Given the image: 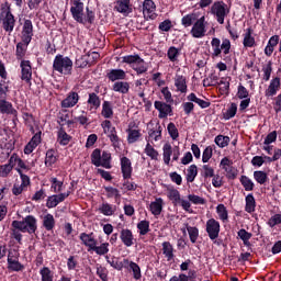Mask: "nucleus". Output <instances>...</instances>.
Here are the masks:
<instances>
[{
    "label": "nucleus",
    "mask_w": 281,
    "mask_h": 281,
    "mask_svg": "<svg viewBox=\"0 0 281 281\" xmlns=\"http://www.w3.org/2000/svg\"><path fill=\"white\" fill-rule=\"evenodd\" d=\"M2 29L9 36L12 35L14 32V26L16 25V19L14 18V14H12V10L10 7L7 8L5 11L2 12Z\"/></svg>",
    "instance_id": "obj_7"
},
{
    "label": "nucleus",
    "mask_w": 281,
    "mask_h": 281,
    "mask_svg": "<svg viewBox=\"0 0 281 281\" xmlns=\"http://www.w3.org/2000/svg\"><path fill=\"white\" fill-rule=\"evenodd\" d=\"M137 229L139 233V236H146L150 232V222L147 220H143L137 223Z\"/></svg>",
    "instance_id": "obj_46"
},
{
    "label": "nucleus",
    "mask_w": 281,
    "mask_h": 281,
    "mask_svg": "<svg viewBox=\"0 0 281 281\" xmlns=\"http://www.w3.org/2000/svg\"><path fill=\"white\" fill-rule=\"evenodd\" d=\"M40 276L42 278V281H54V274L52 273V270L47 267H43L40 270Z\"/></svg>",
    "instance_id": "obj_60"
},
{
    "label": "nucleus",
    "mask_w": 281,
    "mask_h": 281,
    "mask_svg": "<svg viewBox=\"0 0 281 281\" xmlns=\"http://www.w3.org/2000/svg\"><path fill=\"white\" fill-rule=\"evenodd\" d=\"M58 161V156H56V149L50 148L46 151V156H45V166L46 168H52L54 166V164H56Z\"/></svg>",
    "instance_id": "obj_32"
},
{
    "label": "nucleus",
    "mask_w": 281,
    "mask_h": 281,
    "mask_svg": "<svg viewBox=\"0 0 281 281\" xmlns=\"http://www.w3.org/2000/svg\"><path fill=\"white\" fill-rule=\"evenodd\" d=\"M50 190L55 192V194H58V192H63V186H65V182L63 180H58V178H50Z\"/></svg>",
    "instance_id": "obj_47"
},
{
    "label": "nucleus",
    "mask_w": 281,
    "mask_h": 281,
    "mask_svg": "<svg viewBox=\"0 0 281 281\" xmlns=\"http://www.w3.org/2000/svg\"><path fill=\"white\" fill-rule=\"evenodd\" d=\"M101 126L103 128V133L109 137L110 135H113V133H116L117 130L115 126H113V123H111L110 120H105L101 123Z\"/></svg>",
    "instance_id": "obj_49"
},
{
    "label": "nucleus",
    "mask_w": 281,
    "mask_h": 281,
    "mask_svg": "<svg viewBox=\"0 0 281 281\" xmlns=\"http://www.w3.org/2000/svg\"><path fill=\"white\" fill-rule=\"evenodd\" d=\"M76 65L80 69H85V67L87 66L91 67L92 65L91 55L89 54L82 55L80 58L76 59Z\"/></svg>",
    "instance_id": "obj_44"
},
{
    "label": "nucleus",
    "mask_w": 281,
    "mask_h": 281,
    "mask_svg": "<svg viewBox=\"0 0 281 281\" xmlns=\"http://www.w3.org/2000/svg\"><path fill=\"white\" fill-rule=\"evenodd\" d=\"M71 3L70 13L76 23H80V25H93L95 23V11L87 7L85 15V2L82 0H72Z\"/></svg>",
    "instance_id": "obj_2"
},
{
    "label": "nucleus",
    "mask_w": 281,
    "mask_h": 281,
    "mask_svg": "<svg viewBox=\"0 0 281 281\" xmlns=\"http://www.w3.org/2000/svg\"><path fill=\"white\" fill-rule=\"evenodd\" d=\"M245 201V212L248 214H254V212H256V198H254V193L246 195Z\"/></svg>",
    "instance_id": "obj_33"
},
{
    "label": "nucleus",
    "mask_w": 281,
    "mask_h": 281,
    "mask_svg": "<svg viewBox=\"0 0 281 281\" xmlns=\"http://www.w3.org/2000/svg\"><path fill=\"white\" fill-rule=\"evenodd\" d=\"M27 47L29 45L23 42L16 44L15 56L18 60H23V58H25V54H27Z\"/></svg>",
    "instance_id": "obj_43"
},
{
    "label": "nucleus",
    "mask_w": 281,
    "mask_h": 281,
    "mask_svg": "<svg viewBox=\"0 0 281 281\" xmlns=\"http://www.w3.org/2000/svg\"><path fill=\"white\" fill-rule=\"evenodd\" d=\"M167 196L175 204H177V203H179V201H181V193L177 189H169Z\"/></svg>",
    "instance_id": "obj_61"
},
{
    "label": "nucleus",
    "mask_w": 281,
    "mask_h": 281,
    "mask_svg": "<svg viewBox=\"0 0 281 281\" xmlns=\"http://www.w3.org/2000/svg\"><path fill=\"white\" fill-rule=\"evenodd\" d=\"M139 137H142V133L139 132V130H133V128L127 130L128 144H135V142H137Z\"/></svg>",
    "instance_id": "obj_51"
},
{
    "label": "nucleus",
    "mask_w": 281,
    "mask_h": 281,
    "mask_svg": "<svg viewBox=\"0 0 281 281\" xmlns=\"http://www.w3.org/2000/svg\"><path fill=\"white\" fill-rule=\"evenodd\" d=\"M187 232L189 234L190 241L194 245L199 239V228L195 226H187Z\"/></svg>",
    "instance_id": "obj_58"
},
{
    "label": "nucleus",
    "mask_w": 281,
    "mask_h": 281,
    "mask_svg": "<svg viewBox=\"0 0 281 281\" xmlns=\"http://www.w3.org/2000/svg\"><path fill=\"white\" fill-rule=\"evenodd\" d=\"M175 87L180 93H188V79L183 75H176Z\"/></svg>",
    "instance_id": "obj_25"
},
{
    "label": "nucleus",
    "mask_w": 281,
    "mask_h": 281,
    "mask_svg": "<svg viewBox=\"0 0 281 281\" xmlns=\"http://www.w3.org/2000/svg\"><path fill=\"white\" fill-rule=\"evenodd\" d=\"M237 236L238 238H240V240H243L245 247H250L251 246V236H254V234L247 232L245 228H240L237 232Z\"/></svg>",
    "instance_id": "obj_41"
},
{
    "label": "nucleus",
    "mask_w": 281,
    "mask_h": 281,
    "mask_svg": "<svg viewBox=\"0 0 281 281\" xmlns=\"http://www.w3.org/2000/svg\"><path fill=\"white\" fill-rule=\"evenodd\" d=\"M154 106H155L156 111L159 112L158 117L160 120H166V117H168V115H172V105H170L166 102L155 101Z\"/></svg>",
    "instance_id": "obj_14"
},
{
    "label": "nucleus",
    "mask_w": 281,
    "mask_h": 281,
    "mask_svg": "<svg viewBox=\"0 0 281 281\" xmlns=\"http://www.w3.org/2000/svg\"><path fill=\"white\" fill-rule=\"evenodd\" d=\"M214 142L218 148H226V146H229L231 139L229 136L217 135Z\"/></svg>",
    "instance_id": "obj_55"
},
{
    "label": "nucleus",
    "mask_w": 281,
    "mask_h": 281,
    "mask_svg": "<svg viewBox=\"0 0 281 281\" xmlns=\"http://www.w3.org/2000/svg\"><path fill=\"white\" fill-rule=\"evenodd\" d=\"M104 190L106 192V198L108 199H120V196H122L120 194V190L113 187H104Z\"/></svg>",
    "instance_id": "obj_64"
},
{
    "label": "nucleus",
    "mask_w": 281,
    "mask_h": 281,
    "mask_svg": "<svg viewBox=\"0 0 281 281\" xmlns=\"http://www.w3.org/2000/svg\"><path fill=\"white\" fill-rule=\"evenodd\" d=\"M280 77H276L270 81L268 89L266 90V98H273L280 91Z\"/></svg>",
    "instance_id": "obj_23"
},
{
    "label": "nucleus",
    "mask_w": 281,
    "mask_h": 281,
    "mask_svg": "<svg viewBox=\"0 0 281 281\" xmlns=\"http://www.w3.org/2000/svg\"><path fill=\"white\" fill-rule=\"evenodd\" d=\"M146 140H147V144L144 149V153L147 155V157H150L151 160L158 161L159 160V151H157V149H155V147H153V145H150L148 138H146Z\"/></svg>",
    "instance_id": "obj_39"
},
{
    "label": "nucleus",
    "mask_w": 281,
    "mask_h": 281,
    "mask_svg": "<svg viewBox=\"0 0 281 281\" xmlns=\"http://www.w3.org/2000/svg\"><path fill=\"white\" fill-rule=\"evenodd\" d=\"M216 85L220 87L221 95H229V81L222 78Z\"/></svg>",
    "instance_id": "obj_56"
},
{
    "label": "nucleus",
    "mask_w": 281,
    "mask_h": 281,
    "mask_svg": "<svg viewBox=\"0 0 281 281\" xmlns=\"http://www.w3.org/2000/svg\"><path fill=\"white\" fill-rule=\"evenodd\" d=\"M43 227L46 232H52L56 227V220L52 213H47L43 218Z\"/></svg>",
    "instance_id": "obj_35"
},
{
    "label": "nucleus",
    "mask_w": 281,
    "mask_h": 281,
    "mask_svg": "<svg viewBox=\"0 0 281 281\" xmlns=\"http://www.w3.org/2000/svg\"><path fill=\"white\" fill-rule=\"evenodd\" d=\"M57 142L60 146H68L69 142H71V135L65 131V124H60L57 132Z\"/></svg>",
    "instance_id": "obj_24"
},
{
    "label": "nucleus",
    "mask_w": 281,
    "mask_h": 281,
    "mask_svg": "<svg viewBox=\"0 0 281 281\" xmlns=\"http://www.w3.org/2000/svg\"><path fill=\"white\" fill-rule=\"evenodd\" d=\"M162 254L165 258H167V262H172V260H175V247H172L170 241L162 243Z\"/></svg>",
    "instance_id": "obj_31"
},
{
    "label": "nucleus",
    "mask_w": 281,
    "mask_h": 281,
    "mask_svg": "<svg viewBox=\"0 0 281 281\" xmlns=\"http://www.w3.org/2000/svg\"><path fill=\"white\" fill-rule=\"evenodd\" d=\"M121 172L124 180L133 177V162L126 156L121 158Z\"/></svg>",
    "instance_id": "obj_17"
},
{
    "label": "nucleus",
    "mask_w": 281,
    "mask_h": 281,
    "mask_svg": "<svg viewBox=\"0 0 281 281\" xmlns=\"http://www.w3.org/2000/svg\"><path fill=\"white\" fill-rule=\"evenodd\" d=\"M79 238L82 245H85V247H88V251H92L93 247L98 245V240L95 239V237H93V233H90V234L81 233Z\"/></svg>",
    "instance_id": "obj_20"
},
{
    "label": "nucleus",
    "mask_w": 281,
    "mask_h": 281,
    "mask_svg": "<svg viewBox=\"0 0 281 281\" xmlns=\"http://www.w3.org/2000/svg\"><path fill=\"white\" fill-rule=\"evenodd\" d=\"M206 234L210 240H216V238H218V234H221V223L215 218L207 220Z\"/></svg>",
    "instance_id": "obj_11"
},
{
    "label": "nucleus",
    "mask_w": 281,
    "mask_h": 281,
    "mask_svg": "<svg viewBox=\"0 0 281 281\" xmlns=\"http://www.w3.org/2000/svg\"><path fill=\"white\" fill-rule=\"evenodd\" d=\"M206 24H207V22H205V15H202L193 24V26L190 31L191 36L193 38H203V36H205V32H207V30L205 29Z\"/></svg>",
    "instance_id": "obj_9"
},
{
    "label": "nucleus",
    "mask_w": 281,
    "mask_h": 281,
    "mask_svg": "<svg viewBox=\"0 0 281 281\" xmlns=\"http://www.w3.org/2000/svg\"><path fill=\"white\" fill-rule=\"evenodd\" d=\"M175 148H172V145L170 143H165L162 146V161L165 166H170L172 153Z\"/></svg>",
    "instance_id": "obj_30"
},
{
    "label": "nucleus",
    "mask_w": 281,
    "mask_h": 281,
    "mask_svg": "<svg viewBox=\"0 0 281 281\" xmlns=\"http://www.w3.org/2000/svg\"><path fill=\"white\" fill-rule=\"evenodd\" d=\"M149 211L154 216H159L164 212V199L157 198L149 204Z\"/></svg>",
    "instance_id": "obj_27"
},
{
    "label": "nucleus",
    "mask_w": 281,
    "mask_h": 281,
    "mask_svg": "<svg viewBox=\"0 0 281 281\" xmlns=\"http://www.w3.org/2000/svg\"><path fill=\"white\" fill-rule=\"evenodd\" d=\"M220 168L226 172V178L234 181L238 177V169L234 167V161L228 157H224L220 162Z\"/></svg>",
    "instance_id": "obj_8"
},
{
    "label": "nucleus",
    "mask_w": 281,
    "mask_h": 281,
    "mask_svg": "<svg viewBox=\"0 0 281 281\" xmlns=\"http://www.w3.org/2000/svg\"><path fill=\"white\" fill-rule=\"evenodd\" d=\"M198 175L199 168L196 167V165L189 166L186 175L187 183H194V180L196 179Z\"/></svg>",
    "instance_id": "obj_38"
},
{
    "label": "nucleus",
    "mask_w": 281,
    "mask_h": 281,
    "mask_svg": "<svg viewBox=\"0 0 281 281\" xmlns=\"http://www.w3.org/2000/svg\"><path fill=\"white\" fill-rule=\"evenodd\" d=\"M21 67V80H24L26 85H32V63L30 60H22Z\"/></svg>",
    "instance_id": "obj_15"
},
{
    "label": "nucleus",
    "mask_w": 281,
    "mask_h": 281,
    "mask_svg": "<svg viewBox=\"0 0 281 281\" xmlns=\"http://www.w3.org/2000/svg\"><path fill=\"white\" fill-rule=\"evenodd\" d=\"M114 10L128 16V14L133 13V3H131V0H116Z\"/></svg>",
    "instance_id": "obj_16"
},
{
    "label": "nucleus",
    "mask_w": 281,
    "mask_h": 281,
    "mask_svg": "<svg viewBox=\"0 0 281 281\" xmlns=\"http://www.w3.org/2000/svg\"><path fill=\"white\" fill-rule=\"evenodd\" d=\"M236 113H238V105L236 103H231L229 108L224 113V120L236 117Z\"/></svg>",
    "instance_id": "obj_54"
},
{
    "label": "nucleus",
    "mask_w": 281,
    "mask_h": 281,
    "mask_svg": "<svg viewBox=\"0 0 281 281\" xmlns=\"http://www.w3.org/2000/svg\"><path fill=\"white\" fill-rule=\"evenodd\" d=\"M142 57L136 55H126L122 57V63H125L126 65H130V67H133Z\"/></svg>",
    "instance_id": "obj_63"
},
{
    "label": "nucleus",
    "mask_w": 281,
    "mask_h": 281,
    "mask_svg": "<svg viewBox=\"0 0 281 281\" xmlns=\"http://www.w3.org/2000/svg\"><path fill=\"white\" fill-rule=\"evenodd\" d=\"M11 227L14 240L21 244V241L23 240L22 234H36V229H38V220H36L34 215H26L24 218H22V221L14 220L11 223Z\"/></svg>",
    "instance_id": "obj_1"
},
{
    "label": "nucleus",
    "mask_w": 281,
    "mask_h": 281,
    "mask_svg": "<svg viewBox=\"0 0 281 281\" xmlns=\"http://www.w3.org/2000/svg\"><path fill=\"white\" fill-rule=\"evenodd\" d=\"M278 43L280 44V35H272L269 38L268 44L265 48L266 56H272L273 55V50L278 46Z\"/></svg>",
    "instance_id": "obj_28"
},
{
    "label": "nucleus",
    "mask_w": 281,
    "mask_h": 281,
    "mask_svg": "<svg viewBox=\"0 0 281 281\" xmlns=\"http://www.w3.org/2000/svg\"><path fill=\"white\" fill-rule=\"evenodd\" d=\"M8 267L7 269L9 271H23L25 269V266L19 261V252L9 251L8 258H7Z\"/></svg>",
    "instance_id": "obj_10"
},
{
    "label": "nucleus",
    "mask_w": 281,
    "mask_h": 281,
    "mask_svg": "<svg viewBox=\"0 0 281 281\" xmlns=\"http://www.w3.org/2000/svg\"><path fill=\"white\" fill-rule=\"evenodd\" d=\"M88 109L89 111H98L102 104V100L100 99V95L95 92L88 93V100H87Z\"/></svg>",
    "instance_id": "obj_19"
},
{
    "label": "nucleus",
    "mask_w": 281,
    "mask_h": 281,
    "mask_svg": "<svg viewBox=\"0 0 281 281\" xmlns=\"http://www.w3.org/2000/svg\"><path fill=\"white\" fill-rule=\"evenodd\" d=\"M167 131L171 139L177 140L179 139V130L177 128V125L172 122H170L167 125Z\"/></svg>",
    "instance_id": "obj_62"
},
{
    "label": "nucleus",
    "mask_w": 281,
    "mask_h": 281,
    "mask_svg": "<svg viewBox=\"0 0 281 281\" xmlns=\"http://www.w3.org/2000/svg\"><path fill=\"white\" fill-rule=\"evenodd\" d=\"M211 46L213 49V53L211 55L212 58H221V54H224V56H227V54L232 52V42L227 37H223L222 43H221V38L213 37L211 41Z\"/></svg>",
    "instance_id": "obj_5"
},
{
    "label": "nucleus",
    "mask_w": 281,
    "mask_h": 281,
    "mask_svg": "<svg viewBox=\"0 0 281 281\" xmlns=\"http://www.w3.org/2000/svg\"><path fill=\"white\" fill-rule=\"evenodd\" d=\"M75 122L79 124L80 126H89L91 122L89 121V116H87V111H81V115L75 116Z\"/></svg>",
    "instance_id": "obj_57"
},
{
    "label": "nucleus",
    "mask_w": 281,
    "mask_h": 281,
    "mask_svg": "<svg viewBox=\"0 0 281 281\" xmlns=\"http://www.w3.org/2000/svg\"><path fill=\"white\" fill-rule=\"evenodd\" d=\"M101 115L102 117H105V120H111V117H113V104H111L110 101H103Z\"/></svg>",
    "instance_id": "obj_40"
},
{
    "label": "nucleus",
    "mask_w": 281,
    "mask_h": 281,
    "mask_svg": "<svg viewBox=\"0 0 281 281\" xmlns=\"http://www.w3.org/2000/svg\"><path fill=\"white\" fill-rule=\"evenodd\" d=\"M99 212L103 214V216H113L115 214V206L104 202L99 206Z\"/></svg>",
    "instance_id": "obj_42"
},
{
    "label": "nucleus",
    "mask_w": 281,
    "mask_h": 281,
    "mask_svg": "<svg viewBox=\"0 0 281 281\" xmlns=\"http://www.w3.org/2000/svg\"><path fill=\"white\" fill-rule=\"evenodd\" d=\"M254 179L260 186H265V183H267V181H269V176L267 175L266 171L257 170V171H254Z\"/></svg>",
    "instance_id": "obj_45"
},
{
    "label": "nucleus",
    "mask_w": 281,
    "mask_h": 281,
    "mask_svg": "<svg viewBox=\"0 0 281 281\" xmlns=\"http://www.w3.org/2000/svg\"><path fill=\"white\" fill-rule=\"evenodd\" d=\"M211 14L215 16L220 25H224L225 16L229 14V9L227 8V3H225V1L223 0L215 1L211 7Z\"/></svg>",
    "instance_id": "obj_6"
},
{
    "label": "nucleus",
    "mask_w": 281,
    "mask_h": 281,
    "mask_svg": "<svg viewBox=\"0 0 281 281\" xmlns=\"http://www.w3.org/2000/svg\"><path fill=\"white\" fill-rule=\"evenodd\" d=\"M10 81L0 80V100H8V93H10Z\"/></svg>",
    "instance_id": "obj_50"
},
{
    "label": "nucleus",
    "mask_w": 281,
    "mask_h": 281,
    "mask_svg": "<svg viewBox=\"0 0 281 281\" xmlns=\"http://www.w3.org/2000/svg\"><path fill=\"white\" fill-rule=\"evenodd\" d=\"M106 78L110 82H120V80H126V71L123 69H111L106 72Z\"/></svg>",
    "instance_id": "obj_21"
},
{
    "label": "nucleus",
    "mask_w": 281,
    "mask_h": 281,
    "mask_svg": "<svg viewBox=\"0 0 281 281\" xmlns=\"http://www.w3.org/2000/svg\"><path fill=\"white\" fill-rule=\"evenodd\" d=\"M239 182L241 183L246 192H252L254 188H256V184H254V181H251L247 176H241L239 178Z\"/></svg>",
    "instance_id": "obj_48"
},
{
    "label": "nucleus",
    "mask_w": 281,
    "mask_h": 281,
    "mask_svg": "<svg viewBox=\"0 0 281 281\" xmlns=\"http://www.w3.org/2000/svg\"><path fill=\"white\" fill-rule=\"evenodd\" d=\"M216 213L220 216V220L223 221L225 223V221H228L229 218V213L227 212V207L225 206V204H218L216 206Z\"/></svg>",
    "instance_id": "obj_53"
},
{
    "label": "nucleus",
    "mask_w": 281,
    "mask_h": 281,
    "mask_svg": "<svg viewBox=\"0 0 281 281\" xmlns=\"http://www.w3.org/2000/svg\"><path fill=\"white\" fill-rule=\"evenodd\" d=\"M92 251H94L98 256H106V254H109V243H103L100 246L95 245L92 248Z\"/></svg>",
    "instance_id": "obj_59"
},
{
    "label": "nucleus",
    "mask_w": 281,
    "mask_h": 281,
    "mask_svg": "<svg viewBox=\"0 0 281 281\" xmlns=\"http://www.w3.org/2000/svg\"><path fill=\"white\" fill-rule=\"evenodd\" d=\"M130 90L131 85L127 81H115L112 86V91H115V93H122L123 95H126Z\"/></svg>",
    "instance_id": "obj_29"
},
{
    "label": "nucleus",
    "mask_w": 281,
    "mask_h": 281,
    "mask_svg": "<svg viewBox=\"0 0 281 281\" xmlns=\"http://www.w3.org/2000/svg\"><path fill=\"white\" fill-rule=\"evenodd\" d=\"M199 20V15L196 13H188L181 19V25L184 27H192L195 21Z\"/></svg>",
    "instance_id": "obj_36"
},
{
    "label": "nucleus",
    "mask_w": 281,
    "mask_h": 281,
    "mask_svg": "<svg viewBox=\"0 0 281 281\" xmlns=\"http://www.w3.org/2000/svg\"><path fill=\"white\" fill-rule=\"evenodd\" d=\"M0 113L2 115H15L16 110L12 105V102L7 99H0Z\"/></svg>",
    "instance_id": "obj_26"
},
{
    "label": "nucleus",
    "mask_w": 281,
    "mask_h": 281,
    "mask_svg": "<svg viewBox=\"0 0 281 281\" xmlns=\"http://www.w3.org/2000/svg\"><path fill=\"white\" fill-rule=\"evenodd\" d=\"M155 10H157V5L155 4V1L153 0H144L143 2V14H144V19H146V21H148V19L150 21H155V19H157V16H159Z\"/></svg>",
    "instance_id": "obj_12"
},
{
    "label": "nucleus",
    "mask_w": 281,
    "mask_h": 281,
    "mask_svg": "<svg viewBox=\"0 0 281 281\" xmlns=\"http://www.w3.org/2000/svg\"><path fill=\"white\" fill-rule=\"evenodd\" d=\"M120 239L125 247H133V245H135V243L133 241L135 240V237L133 236V231L128 228H123L121 231Z\"/></svg>",
    "instance_id": "obj_22"
},
{
    "label": "nucleus",
    "mask_w": 281,
    "mask_h": 281,
    "mask_svg": "<svg viewBox=\"0 0 281 281\" xmlns=\"http://www.w3.org/2000/svg\"><path fill=\"white\" fill-rule=\"evenodd\" d=\"M78 102H80V94L72 90L68 92L66 98L60 102V106L61 109H74Z\"/></svg>",
    "instance_id": "obj_13"
},
{
    "label": "nucleus",
    "mask_w": 281,
    "mask_h": 281,
    "mask_svg": "<svg viewBox=\"0 0 281 281\" xmlns=\"http://www.w3.org/2000/svg\"><path fill=\"white\" fill-rule=\"evenodd\" d=\"M180 54L181 53L179 48L171 46L167 50V58H169L170 63H177V60H179Z\"/></svg>",
    "instance_id": "obj_52"
},
{
    "label": "nucleus",
    "mask_w": 281,
    "mask_h": 281,
    "mask_svg": "<svg viewBox=\"0 0 281 281\" xmlns=\"http://www.w3.org/2000/svg\"><path fill=\"white\" fill-rule=\"evenodd\" d=\"M90 159L92 166H95V168H100V166L106 170H111L113 168V165H111V153L106 150L102 151V149L95 148L92 151Z\"/></svg>",
    "instance_id": "obj_4"
},
{
    "label": "nucleus",
    "mask_w": 281,
    "mask_h": 281,
    "mask_svg": "<svg viewBox=\"0 0 281 281\" xmlns=\"http://www.w3.org/2000/svg\"><path fill=\"white\" fill-rule=\"evenodd\" d=\"M132 69L136 71L137 76H142V74H146L148 71V64L144 60V58H139L135 65H133Z\"/></svg>",
    "instance_id": "obj_37"
},
{
    "label": "nucleus",
    "mask_w": 281,
    "mask_h": 281,
    "mask_svg": "<svg viewBox=\"0 0 281 281\" xmlns=\"http://www.w3.org/2000/svg\"><path fill=\"white\" fill-rule=\"evenodd\" d=\"M74 70V61L65 55L57 54L53 60V71L61 76H71Z\"/></svg>",
    "instance_id": "obj_3"
},
{
    "label": "nucleus",
    "mask_w": 281,
    "mask_h": 281,
    "mask_svg": "<svg viewBox=\"0 0 281 281\" xmlns=\"http://www.w3.org/2000/svg\"><path fill=\"white\" fill-rule=\"evenodd\" d=\"M252 34H254V29L248 27L244 35V42H243L244 47H255L256 38L251 36Z\"/></svg>",
    "instance_id": "obj_34"
},
{
    "label": "nucleus",
    "mask_w": 281,
    "mask_h": 281,
    "mask_svg": "<svg viewBox=\"0 0 281 281\" xmlns=\"http://www.w3.org/2000/svg\"><path fill=\"white\" fill-rule=\"evenodd\" d=\"M41 135H43V132L41 131L34 134V136L24 147V155H32V153H34L35 148L42 142Z\"/></svg>",
    "instance_id": "obj_18"
}]
</instances>
